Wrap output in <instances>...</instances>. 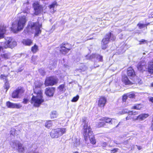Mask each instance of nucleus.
Segmentation results:
<instances>
[{
    "label": "nucleus",
    "instance_id": "obj_1",
    "mask_svg": "<svg viewBox=\"0 0 153 153\" xmlns=\"http://www.w3.org/2000/svg\"><path fill=\"white\" fill-rule=\"evenodd\" d=\"M42 85L43 82H41L36 81L34 82L33 89L35 95L33 96L31 102L34 106L39 107L44 102L42 92L41 90V87Z\"/></svg>",
    "mask_w": 153,
    "mask_h": 153
},
{
    "label": "nucleus",
    "instance_id": "obj_2",
    "mask_svg": "<svg viewBox=\"0 0 153 153\" xmlns=\"http://www.w3.org/2000/svg\"><path fill=\"white\" fill-rule=\"evenodd\" d=\"M29 13V8H27L21 13L17 23H13L11 28V30L14 33H17L23 29L27 21L26 16Z\"/></svg>",
    "mask_w": 153,
    "mask_h": 153
},
{
    "label": "nucleus",
    "instance_id": "obj_3",
    "mask_svg": "<svg viewBox=\"0 0 153 153\" xmlns=\"http://www.w3.org/2000/svg\"><path fill=\"white\" fill-rule=\"evenodd\" d=\"M84 123L83 135L85 141H87L89 139L92 144H95L96 142L91 128L90 126H88L87 123L85 122H84Z\"/></svg>",
    "mask_w": 153,
    "mask_h": 153
},
{
    "label": "nucleus",
    "instance_id": "obj_4",
    "mask_svg": "<svg viewBox=\"0 0 153 153\" xmlns=\"http://www.w3.org/2000/svg\"><path fill=\"white\" fill-rule=\"evenodd\" d=\"M42 27V25L39 24L38 22H29L27 29L28 32L33 33L34 30L35 31V36H38L41 33L40 28Z\"/></svg>",
    "mask_w": 153,
    "mask_h": 153
},
{
    "label": "nucleus",
    "instance_id": "obj_5",
    "mask_svg": "<svg viewBox=\"0 0 153 153\" xmlns=\"http://www.w3.org/2000/svg\"><path fill=\"white\" fill-rule=\"evenodd\" d=\"M10 145L14 149L17 150L19 153H24L25 151V147L19 141L14 140L12 141Z\"/></svg>",
    "mask_w": 153,
    "mask_h": 153
},
{
    "label": "nucleus",
    "instance_id": "obj_6",
    "mask_svg": "<svg viewBox=\"0 0 153 153\" xmlns=\"http://www.w3.org/2000/svg\"><path fill=\"white\" fill-rule=\"evenodd\" d=\"M66 128H58L52 130L50 133V135L52 138H57L65 133Z\"/></svg>",
    "mask_w": 153,
    "mask_h": 153
},
{
    "label": "nucleus",
    "instance_id": "obj_7",
    "mask_svg": "<svg viewBox=\"0 0 153 153\" xmlns=\"http://www.w3.org/2000/svg\"><path fill=\"white\" fill-rule=\"evenodd\" d=\"M115 37L113 35H111V33H110L107 34L105 39L102 40V49H106L107 47V44L108 43L109 41V39H111L112 40H114Z\"/></svg>",
    "mask_w": 153,
    "mask_h": 153
},
{
    "label": "nucleus",
    "instance_id": "obj_8",
    "mask_svg": "<svg viewBox=\"0 0 153 153\" xmlns=\"http://www.w3.org/2000/svg\"><path fill=\"white\" fill-rule=\"evenodd\" d=\"M6 40V41L3 46L4 48H12L17 45L16 42L11 38H7Z\"/></svg>",
    "mask_w": 153,
    "mask_h": 153
},
{
    "label": "nucleus",
    "instance_id": "obj_9",
    "mask_svg": "<svg viewBox=\"0 0 153 153\" xmlns=\"http://www.w3.org/2000/svg\"><path fill=\"white\" fill-rule=\"evenodd\" d=\"M25 90L23 88L18 87L13 91L12 94V97L14 98H19L22 96Z\"/></svg>",
    "mask_w": 153,
    "mask_h": 153
},
{
    "label": "nucleus",
    "instance_id": "obj_10",
    "mask_svg": "<svg viewBox=\"0 0 153 153\" xmlns=\"http://www.w3.org/2000/svg\"><path fill=\"white\" fill-rule=\"evenodd\" d=\"M58 82L57 78L54 76L48 77L46 79L45 84L46 86H52L57 84Z\"/></svg>",
    "mask_w": 153,
    "mask_h": 153
},
{
    "label": "nucleus",
    "instance_id": "obj_11",
    "mask_svg": "<svg viewBox=\"0 0 153 153\" xmlns=\"http://www.w3.org/2000/svg\"><path fill=\"white\" fill-rule=\"evenodd\" d=\"M107 102V99L104 97L101 96L99 99L98 101V106L101 108H103Z\"/></svg>",
    "mask_w": 153,
    "mask_h": 153
},
{
    "label": "nucleus",
    "instance_id": "obj_12",
    "mask_svg": "<svg viewBox=\"0 0 153 153\" xmlns=\"http://www.w3.org/2000/svg\"><path fill=\"white\" fill-rule=\"evenodd\" d=\"M33 7L35 11L34 14L35 15H38L40 13L42 10L41 7L38 2L34 3L33 4Z\"/></svg>",
    "mask_w": 153,
    "mask_h": 153
},
{
    "label": "nucleus",
    "instance_id": "obj_13",
    "mask_svg": "<svg viewBox=\"0 0 153 153\" xmlns=\"http://www.w3.org/2000/svg\"><path fill=\"white\" fill-rule=\"evenodd\" d=\"M138 70L140 71H145L146 69V64L144 61H142L139 62L137 66Z\"/></svg>",
    "mask_w": 153,
    "mask_h": 153
},
{
    "label": "nucleus",
    "instance_id": "obj_14",
    "mask_svg": "<svg viewBox=\"0 0 153 153\" xmlns=\"http://www.w3.org/2000/svg\"><path fill=\"white\" fill-rule=\"evenodd\" d=\"M54 92V88H47L46 89L45 93L48 96L51 97L53 95Z\"/></svg>",
    "mask_w": 153,
    "mask_h": 153
},
{
    "label": "nucleus",
    "instance_id": "obj_15",
    "mask_svg": "<svg viewBox=\"0 0 153 153\" xmlns=\"http://www.w3.org/2000/svg\"><path fill=\"white\" fill-rule=\"evenodd\" d=\"M6 27L4 25L0 26V39L4 37V34L6 31Z\"/></svg>",
    "mask_w": 153,
    "mask_h": 153
},
{
    "label": "nucleus",
    "instance_id": "obj_16",
    "mask_svg": "<svg viewBox=\"0 0 153 153\" xmlns=\"http://www.w3.org/2000/svg\"><path fill=\"white\" fill-rule=\"evenodd\" d=\"M149 116L148 114H142L137 117V119H139V120L142 121L144 120Z\"/></svg>",
    "mask_w": 153,
    "mask_h": 153
},
{
    "label": "nucleus",
    "instance_id": "obj_17",
    "mask_svg": "<svg viewBox=\"0 0 153 153\" xmlns=\"http://www.w3.org/2000/svg\"><path fill=\"white\" fill-rule=\"evenodd\" d=\"M127 75L129 77H133L135 76V72L131 68H129L128 69Z\"/></svg>",
    "mask_w": 153,
    "mask_h": 153
},
{
    "label": "nucleus",
    "instance_id": "obj_18",
    "mask_svg": "<svg viewBox=\"0 0 153 153\" xmlns=\"http://www.w3.org/2000/svg\"><path fill=\"white\" fill-rule=\"evenodd\" d=\"M148 72L151 74H153V60L149 62L148 65Z\"/></svg>",
    "mask_w": 153,
    "mask_h": 153
},
{
    "label": "nucleus",
    "instance_id": "obj_19",
    "mask_svg": "<svg viewBox=\"0 0 153 153\" xmlns=\"http://www.w3.org/2000/svg\"><path fill=\"white\" fill-rule=\"evenodd\" d=\"M87 69V67L84 65L82 64L80 66L79 68L76 69L75 71L76 72H81L82 71H84Z\"/></svg>",
    "mask_w": 153,
    "mask_h": 153
},
{
    "label": "nucleus",
    "instance_id": "obj_20",
    "mask_svg": "<svg viewBox=\"0 0 153 153\" xmlns=\"http://www.w3.org/2000/svg\"><path fill=\"white\" fill-rule=\"evenodd\" d=\"M23 44L27 46H30L33 43V41L29 39H24L22 41Z\"/></svg>",
    "mask_w": 153,
    "mask_h": 153
},
{
    "label": "nucleus",
    "instance_id": "obj_21",
    "mask_svg": "<svg viewBox=\"0 0 153 153\" xmlns=\"http://www.w3.org/2000/svg\"><path fill=\"white\" fill-rule=\"evenodd\" d=\"M122 80L125 85H129L131 84V82L128 80L126 76H123Z\"/></svg>",
    "mask_w": 153,
    "mask_h": 153
},
{
    "label": "nucleus",
    "instance_id": "obj_22",
    "mask_svg": "<svg viewBox=\"0 0 153 153\" xmlns=\"http://www.w3.org/2000/svg\"><path fill=\"white\" fill-rule=\"evenodd\" d=\"M100 121H104L106 123H109L111 124V119L106 117H102L100 119Z\"/></svg>",
    "mask_w": 153,
    "mask_h": 153
},
{
    "label": "nucleus",
    "instance_id": "obj_23",
    "mask_svg": "<svg viewBox=\"0 0 153 153\" xmlns=\"http://www.w3.org/2000/svg\"><path fill=\"white\" fill-rule=\"evenodd\" d=\"M60 51L62 54H64L67 53L69 51L62 46L60 47Z\"/></svg>",
    "mask_w": 153,
    "mask_h": 153
},
{
    "label": "nucleus",
    "instance_id": "obj_24",
    "mask_svg": "<svg viewBox=\"0 0 153 153\" xmlns=\"http://www.w3.org/2000/svg\"><path fill=\"white\" fill-rule=\"evenodd\" d=\"M32 148H33L31 151L29 153H39V152L36 150L37 147L34 144L33 145Z\"/></svg>",
    "mask_w": 153,
    "mask_h": 153
},
{
    "label": "nucleus",
    "instance_id": "obj_25",
    "mask_svg": "<svg viewBox=\"0 0 153 153\" xmlns=\"http://www.w3.org/2000/svg\"><path fill=\"white\" fill-rule=\"evenodd\" d=\"M38 50V47L36 45H35L31 48V51L34 53L37 52Z\"/></svg>",
    "mask_w": 153,
    "mask_h": 153
},
{
    "label": "nucleus",
    "instance_id": "obj_26",
    "mask_svg": "<svg viewBox=\"0 0 153 153\" xmlns=\"http://www.w3.org/2000/svg\"><path fill=\"white\" fill-rule=\"evenodd\" d=\"M6 105L9 108H14V103H12L10 101H8L6 102Z\"/></svg>",
    "mask_w": 153,
    "mask_h": 153
},
{
    "label": "nucleus",
    "instance_id": "obj_27",
    "mask_svg": "<svg viewBox=\"0 0 153 153\" xmlns=\"http://www.w3.org/2000/svg\"><path fill=\"white\" fill-rule=\"evenodd\" d=\"M57 6V4L56 2L54 1L49 6V8L51 9V11L52 10V9L54 10V8L56 7Z\"/></svg>",
    "mask_w": 153,
    "mask_h": 153
},
{
    "label": "nucleus",
    "instance_id": "obj_28",
    "mask_svg": "<svg viewBox=\"0 0 153 153\" xmlns=\"http://www.w3.org/2000/svg\"><path fill=\"white\" fill-rule=\"evenodd\" d=\"M57 113L56 111H52L51 114V118H56L57 117Z\"/></svg>",
    "mask_w": 153,
    "mask_h": 153
},
{
    "label": "nucleus",
    "instance_id": "obj_29",
    "mask_svg": "<svg viewBox=\"0 0 153 153\" xmlns=\"http://www.w3.org/2000/svg\"><path fill=\"white\" fill-rule=\"evenodd\" d=\"M58 89L60 91L64 92L65 90V85L62 84L60 85L58 87Z\"/></svg>",
    "mask_w": 153,
    "mask_h": 153
},
{
    "label": "nucleus",
    "instance_id": "obj_30",
    "mask_svg": "<svg viewBox=\"0 0 153 153\" xmlns=\"http://www.w3.org/2000/svg\"><path fill=\"white\" fill-rule=\"evenodd\" d=\"M142 108V106L140 104H137L134 106L132 108L137 110H140Z\"/></svg>",
    "mask_w": 153,
    "mask_h": 153
},
{
    "label": "nucleus",
    "instance_id": "obj_31",
    "mask_svg": "<svg viewBox=\"0 0 153 153\" xmlns=\"http://www.w3.org/2000/svg\"><path fill=\"white\" fill-rule=\"evenodd\" d=\"M52 126L51 121H49L47 122L45 124V126L48 128H50Z\"/></svg>",
    "mask_w": 153,
    "mask_h": 153
},
{
    "label": "nucleus",
    "instance_id": "obj_32",
    "mask_svg": "<svg viewBox=\"0 0 153 153\" xmlns=\"http://www.w3.org/2000/svg\"><path fill=\"white\" fill-rule=\"evenodd\" d=\"M14 108H19L22 107V105L20 103H14Z\"/></svg>",
    "mask_w": 153,
    "mask_h": 153
},
{
    "label": "nucleus",
    "instance_id": "obj_33",
    "mask_svg": "<svg viewBox=\"0 0 153 153\" xmlns=\"http://www.w3.org/2000/svg\"><path fill=\"white\" fill-rule=\"evenodd\" d=\"M62 46L64 47L66 49H67L69 51H70L71 48V45L68 44H64Z\"/></svg>",
    "mask_w": 153,
    "mask_h": 153
},
{
    "label": "nucleus",
    "instance_id": "obj_34",
    "mask_svg": "<svg viewBox=\"0 0 153 153\" xmlns=\"http://www.w3.org/2000/svg\"><path fill=\"white\" fill-rule=\"evenodd\" d=\"M128 97L130 98H134L135 95L134 93H127Z\"/></svg>",
    "mask_w": 153,
    "mask_h": 153
},
{
    "label": "nucleus",
    "instance_id": "obj_35",
    "mask_svg": "<svg viewBox=\"0 0 153 153\" xmlns=\"http://www.w3.org/2000/svg\"><path fill=\"white\" fill-rule=\"evenodd\" d=\"M105 125V123L104 122H100L97 124V126L98 127H101Z\"/></svg>",
    "mask_w": 153,
    "mask_h": 153
},
{
    "label": "nucleus",
    "instance_id": "obj_36",
    "mask_svg": "<svg viewBox=\"0 0 153 153\" xmlns=\"http://www.w3.org/2000/svg\"><path fill=\"white\" fill-rule=\"evenodd\" d=\"M79 96L77 95L76 96L74 97L71 100V101L73 102H76L79 99Z\"/></svg>",
    "mask_w": 153,
    "mask_h": 153
},
{
    "label": "nucleus",
    "instance_id": "obj_37",
    "mask_svg": "<svg viewBox=\"0 0 153 153\" xmlns=\"http://www.w3.org/2000/svg\"><path fill=\"white\" fill-rule=\"evenodd\" d=\"M16 131V130L14 128H11V130H10V134L12 135L13 136L14 135Z\"/></svg>",
    "mask_w": 153,
    "mask_h": 153
},
{
    "label": "nucleus",
    "instance_id": "obj_38",
    "mask_svg": "<svg viewBox=\"0 0 153 153\" xmlns=\"http://www.w3.org/2000/svg\"><path fill=\"white\" fill-rule=\"evenodd\" d=\"M137 25L140 29H142L146 26V25L141 23H138Z\"/></svg>",
    "mask_w": 153,
    "mask_h": 153
},
{
    "label": "nucleus",
    "instance_id": "obj_39",
    "mask_svg": "<svg viewBox=\"0 0 153 153\" xmlns=\"http://www.w3.org/2000/svg\"><path fill=\"white\" fill-rule=\"evenodd\" d=\"M128 97V96L127 95V94H124L123 96V101L124 102H125Z\"/></svg>",
    "mask_w": 153,
    "mask_h": 153
},
{
    "label": "nucleus",
    "instance_id": "obj_40",
    "mask_svg": "<svg viewBox=\"0 0 153 153\" xmlns=\"http://www.w3.org/2000/svg\"><path fill=\"white\" fill-rule=\"evenodd\" d=\"M117 123V121L116 119H111V124H114Z\"/></svg>",
    "mask_w": 153,
    "mask_h": 153
},
{
    "label": "nucleus",
    "instance_id": "obj_41",
    "mask_svg": "<svg viewBox=\"0 0 153 153\" xmlns=\"http://www.w3.org/2000/svg\"><path fill=\"white\" fill-rule=\"evenodd\" d=\"M80 144V142L79 140H76V142L74 143V144L75 146H79Z\"/></svg>",
    "mask_w": 153,
    "mask_h": 153
},
{
    "label": "nucleus",
    "instance_id": "obj_42",
    "mask_svg": "<svg viewBox=\"0 0 153 153\" xmlns=\"http://www.w3.org/2000/svg\"><path fill=\"white\" fill-rule=\"evenodd\" d=\"M0 78L2 79H5L6 80L7 79V77L4 75H1L0 76Z\"/></svg>",
    "mask_w": 153,
    "mask_h": 153
},
{
    "label": "nucleus",
    "instance_id": "obj_43",
    "mask_svg": "<svg viewBox=\"0 0 153 153\" xmlns=\"http://www.w3.org/2000/svg\"><path fill=\"white\" fill-rule=\"evenodd\" d=\"M2 57L5 59H7L9 58V56L7 53H5L2 55Z\"/></svg>",
    "mask_w": 153,
    "mask_h": 153
},
{
    "label": "nucleus",
    "instance_id": "obj_44",
    "mask_svg": "<svg viewBox=\"0 0 153 153\" xmlns=\"http://www.w3.org/2000/svg\"><path fill=\"white\" fill-rule=\"evenodd\" d=\"M118 149L117 148H115L114 149L111 150V153H114L116 152H117L118 150Z\"/></svg>",
    "mask_w": 153,
    "mask_h": 153
},
{
    "label": "nucleus",
    "instance_id": "obj_45",
    "mask_svg": "<svg viewBox=\"0 0 153 153\" xmlns=\"http://www.w3.org/2000/svg\"><path fill=\"white\" fill-rule=\"evenodd\" d=\"M28 100L27 99H24L23 101V103L24 104H26L28 101Z\"/></svg>",
    "mask_w": 153,
    "mask_h": 153
},
{
    "label": "nucleus",
    "instance_id": "obj_46",
    "mask_svg": "<svg viewBox=\"0 0 153 153\" xmlns=\"http://www.w3.org/2000/svg\"><path fill=\"white\" fill-rule=\"evenodd\" d=\"M102 146L104 147H105L106 146V143L105 142H103L102 143Z\"/></svg>",
    "mask_w": 153,
    "mask_h": 153
},
{
    "label": "nucleus",
    "instance_id": "obj_47",
    "mask_svg": "<svg viewBox=\"0 0 153 153\" xmlns=\"http://www.w3.org/2000/svg\"><path fill=\"white\" fill-rule=\"evenodd\" d=\"M138 114V112L136 111H133V115H137Z\"/></svg>",
    "mask_w": 153,
    "mask_h": 153
},
{
    "label": "nucleus",
    "instance_id": "obj_48",
    "mask_svg": "<svg viewBox=\"0 0 153 153\" xmlns=\"http://www.w3.org/2000/svg\"><path fill=\"white\" fill-rule=\"evenodd\" d=\"M36 56H33L32 57V61H33V62L34 61V60L36 59Z\"/></svg>",
    "mask_w": 153,
    "mask_h": 153
},
{
    "label": "nucleus",
    "instance_id": "obj_49",
    "mask_svg": "<svg viewBox=\"0 0 153 153\" xmlns=\"http://www.w3.org/2000/svg\"><path fill=\"white\" fill-rule=\"evenodd\" d=\"M149 100L153 102V97H151L149 98Z\"/></svg>",
    "mask_w": 153,
    "mask_h": 153
},
{
    "label": "nucleus",
    "instance_id": "obj_50",
    "mask_svg": "<svg viewBox=\"0 0 153 153\" xmlns=\"http://www.w3.org/2000/svg\"><path fill=\"white\" fill-rule=\"evenodd\" d=\"M137 117H133L132 119L134 120H139V119H137Z\"/></svg>",
    "mask_w": 153,
    "mask_h": 153
},
{
    "label": "nucleus",
    "instance_id": "obj_51",
    "mask_svg": "<svg viewBox=\"0 0 153 153\" xmlns=\"http://www.w3.org/2000/svg\"><path fill=\"white\" fill-rule=\"evenodd\" d=\"M128 113L129 115H133V111H129Z\"/></svg>",
    "mask_w": 153,
    "mask_h": 153
},
{
    "label": "nucleus",
    "instance_id": "obj_52",
    "mask_svg": "<svg viewBox=\"0 0 153 153\" xmlns=\"http://www.w3.org/2000/svg\"><path fill=\"white\" fill-rule=\"evenodd\" d=\"M99 59H100V60L101 61H102V56H99Z\"/></svg>",
    "mask_w": 153,
    "mask_h": 153
},
{
    "label": "nucleus",
    "instance_id": "obj_53",
    "mask_svg": "<svg viewBox=\"0 0 153 153\" xmlns=\"http://www.w3.org/2000/svg\"><path fill=\"white\" fill-rule=\"evenodd\" d=\"M151 128L152 130H153V123H152V125L151 126Z\"/></svg>",
    "mask_w": 153,
    "mask_h": 153
},
{
    "label": "nucleus",
    "instance_id": "obj_54",
    "mask_svg": "<svg viewBox=\"0 0 153 153\" xmlns=\"http://www.w3.org/2000/svg\"><path fill=\"white\" fill-rule=\"evenodd\" d=\"M137 148L139 150H140L141 149V147L140 146H137Z\"/></svg>",
    "mask_w": 153,
    "mask_h": 153
},
{
    "label": "nucleus",
    "instance_id": "obj_55",
    "mask_svg": "<svg viewBox=\"0 0 153 153\" xmlns=\"http://www.w3.org/2000/svg\"><path fill=\"white\" fill-rule=\"evenodd\" d=\"M149 18H153V13L152 14L151 16H149Z\"/></svg>",
    "mask_w": 153,
    "mask_h": 153
},
{
    "label": "nucleus",
    "instance_id": "obj_56",
    "mask_svg": "<svg viewBox=\"0 0 153 153\" xmlns=\"http://www.w3.org/2000/svg\"><path fill=\"white\" fill-rule=\"evenodd\" d=\"M130 116H127L126 117V120H128L130 119Z\"/></svg>",
    "mask_w": 153,
    "mask_h": 153
},
{
    "label": "nucleus",
    "instance_id": "obj_57",
    "mask_svg": "<svg viewBox=\"0 0 153 153\" xmlns=\"http://www.w3.org/2000/svg\"><path fill=\"white\" fill-rule=\"evenodd\" d=\"M145 40H142L141 41H140V42H145Z\"/></svg>",
    "mask_w": 153,
    "mask_h": 153
},
{
    "label": "nucleus",
    "instance_id": "obj_58",
    "mask_svg": "<svg viewBox=\"0 0 153 153\" xmlns=\"http://www.w3.org/2000/svg\"><path fill=\"white\" fill-rule=\"evenodd\" d=\"M73 153H79V152L77 151H76L75 152H74Z\"/></svg>",
    "mask_w": 153,
    "mask_h": 153
},
{
    "label": "nucleus",
    "instance_id": "obj_59",
    "mask_svg": "<svg viewBox=\"0 0 153 153\" xmlns=\"http://www.w3.org/2000/svg\"><path fill=\"white\" fill-rule=\"evenodd\" d=\"M120 122H119V123H118V125L116 127H117L119 125H120Z\"/></svg>",
    "mask_w": 153,
    "mask_h": 153
},
{
    "label": "nucleus",
    "instance_id": "obj_60",
    "mask_svg": "<svg viewBox=\"0 0 153 153\" xmlns=\"http://www.w3.org/2000/svg\"><path fill=\"white\" fill-rule=\"evenodd\" d=\"M8 88H9V87H8L7 86L6 87V89L7 90V89H8Z\"/></svg>",
    "mask_w": 153,
    "mask_h": 153
},
{
    "label": "nucleus",
    "instance_id": "obj_61",
    "mask_svg": "<svg viewBox=\"0 0 153 153\" xmlns=\"http://www.w3.org/2000/svg\"><path fill=\"white\" fill-rule=\"evenodd\" d=\"M1 47L0 46V50H1Z\"/></svg>",
    "mask_w": 153,
    "mask_h": 153
},
{
    "label": "nucleus",
    "instance_id": "obj_62",
    "mask_svg": "<svg viewBox=\"0 0 153 153\" xmlns=\"http://www.w3.org/2000/svg\"><path fill=\"white\" fill-rule=\"evenodd\" d=\"M146 26L147 25H149V24H146Z\"/></svg>",
    "mask_w": 153,
    "mask_h": 153
},
{
    "label": "nucleus",
    "instance_id": "obj_63",
    "mask_svg": "<svg viewBox=\"0 0 153 153\" xmlns=\"http://www.w3.org/2000/svg\"><path fill=\"white\" fill-rule=\"evenodd\" d=\"M44 73H43V74H43V75H44Z\"/></svg>",
    "mask_w": 153,
    "mask_h": 153
},
{
    "label": "nucleus",
    "instance_id": "obj_64",
    "mask_svg": "<svg viewBox=\"0 0 153 153\" xmlns=\"http://www.w3.org/2000/svg\"><path fill=\"white\" fill-rule=\"evenodd\" d=\"M114 143H116V144H117V143H116V142H115V141H114Z\"/></svg>",
    "mask_w": 153,
    "mask_h": 153
}]
</instances>
